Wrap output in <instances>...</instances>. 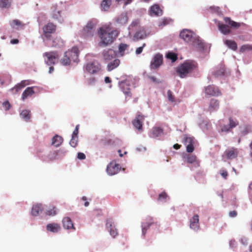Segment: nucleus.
Wrapping results in <instances>:
<instances>
[{"label": "nucleus", "mask_w": 252, "mask_h": 252, "mask_svg": "<svg viewBox=\"0 0 252 252\" xmlns=\"http://www.w3.org/2000/svg\"><path fill=\"white\" fill-rule=\"evenodd\" d=\"M119 34L116 30L109 27H102L99 29L98 34L101 39L100 44L105 46L112 43Z\"/></svg>", "instance_id": "1"}, {"label": "nucleus", "mask_w": 252, "mask_h": 252, "mask_svg": "<svg viewBox=\"0 0 252 252\" xmlns=\"http://www.w3.org/2000/svg\"><path fill=\"white\" fill-rule=\"evenodd\" d=\"M197 68V64L193 61H186L181 64L177 69V73L181 78H185L188 74Z\"/></svg>", "instance_id": "2"}, {"label": "nucleus", "mask_w": 252, "mask_h": 252, "mask_svg": "<svg viewBox=\"0 0 252 252\" xmlns=\"http://www.w3.org/2000/svg\"><path fill=\"white\" fill-rule=\"evenodd\" d=\"M224 20L226 24L220 23L218 24L219 30L224 34L230 33L231 30L230 28L237 29L243 24V23L241 24L233 21L229 17H225Z\"/></svg>", "instance_id": "3"}, {"label": "nucleus", "mask_w": 252, "mask_h": 252, "mask_svg": "<svg viewBox=\"0 0 252 252\" xmlns=\"http://www.w3.org/2000/svg\"><path fill=\"white\" fill-rule=\"evenodd\" d=\"M79 56V50L77 47H73L70 50L66 51L61 59V63L63 65H69L71 61L76 62Z\"/></svg>", "instance_id": "4"}, {"label": "nucleus", "mask_w": 252, "mask_h": 252, "mask_svg": "<svg viewBox=\"0 0 252 252\" xmlns=\"http://www.w3.org/2000/svg\"><path fill=\"white\" fill-rule=\"evenodd\" d=\"M180 37L187 42H190L193 44H200V41L199 37L189 30H184L181 32L180 34Z\"/></svg>", "instance_id": "5"}, {"label": "nucleus", "mask_w": 252, "mask_h": 252, "mask_svg": "<svg viewBox=\"0 0 252 252\" xmlns=\"http://www.w3.org/2000/svg\"><path fill=\"white\" fill-rule=\"evenodd\" d=\"M151 226H152L153 228L159 230L160 224L158 222L155 221L153 218L149 217L146 219L144 222L142 223L141 224L142 235L143 236H145L147 230Z\"/></svg>", "instance_id": "6"}, {"label": "nucleus", "mask_w": 252, "mask_h": 252, "mask_svg": "<svg viewBox=\"0 0 252 252\" xmlns=\"http://www.w3.org/2000/svg\"><path fill=\"white\" fill-rule=\"evenodd\" d=\"M52 17L55 20H58L60 23L63 21L65 17V11L64 8L60 6L54 5L52 7Z\"/></svg>", "instance_id": "7"}, {"label": "nucleus", "mask_w": 252, "mask_h": 252, "mask_svg": "<svg viewBox=\"0 0 252 252\" xmlns=\"http://www.w3.org/2000/svg\"><path fill=\"white\" fill-rule=\"evenodd\" d=\"M43 57H46L47 59L45 60L46 63L48 65H51L55 63L59 58V55L57 52H48L43 54Z\"/></svg>", "instance_id": "8"}, {"label": "nucleus", "mask_w": 252, "mask_h": 252, "mask_svg": "<svg viewBox=\"0 0 252 252\" xmlns=\"http://www.w3.org/2000/svg\"><path fill=\"white\" fill-rule=\"evenodd\" d=\"M42 30L44 37L47 39H50L51 34L55 33L56 31V26L52 23H48L43 26Z\"/></svg>", "instance_id": "9"}, {"label": "nucleus", "mask_w": 252, "mask_h": 252, "mask_svg": "<svg viewBox=\"0 0 252 252\" xmlns=\"http://www.w3.org/2000/svg\"><path fill=\"white\" fill-rule=\"evenodd\" d=\"M95 26V22L93 21L89 22L81 32L83 36L85 37L93 36L94 32V29Z\"/></svg>", "instance_id": "10"}, {"label": "nucleus", "mask_w": 252, "mask_h": 252, "mask_svg": "<svg viewBox=\"0 0 252 252\" xmlns=\"http://www.w3.org/2000/svg\"><path fill=\"white\" fill-rule=\"evenodd\" d=\"M163 57L159 53L156 54L153 58L151 63L150 68L151 69H158L162 63Z\"/></svg>", "instance_id": "11"}, {"label": "nucleus", "mask_w": 252, "mask_h": 252, "mask_svg": "<svg viewBox=\"0 0 252 252\" xmlns=\"http://www.w3.org/2000/svg\"><path fill=\"white\" fill-rule=\"evenodd\" d=\"M183 143L186 145V150L188 153H192L194 150V138L191 137L186 136L183 140Z\"/></svg>", "instance_id": "12"}, {"label": "nucleus", "mask_w": 252, "mask_h": 252, "mask_svg": "<svg viewBox=\"0 0 252 252\" xmlns=\"http://www.w3.org/2000/svg\"><path fill=\"white\" fill-rule=\"evenodd\" d=\"M205 94L209 96H219L221 92L218 87L213 85H209L205 89Z\"/></svg>", "instance_id": "13"}, {"label": "nucleus", "mask_w": 252, "mask_h": 252, "mask_svg": "<svg viewBox=\"0 0 252 252\" xmlns=\"http://www.w3.org/2000/svg\"><path fill=\"white\" fill-rule=\"evenodd\" d=\"M144 119V116L141 115H137L135 119H134L132 124L134 127L139 131H142L143 129V121Z\"/></svg>", "instance_id": "14"}, {"label": "nucleus", "mask_w": 252, "mask_h": 252, "mask_svg": "<svg viewBox=\"0 0 252 252\" xmlns=\"http://www.w3.org/2000/svg\"><path fill=\"white\" fill-rule=\"evenodd\" d=\"M238 154L237 149L232 147L225 150L222 157L227 159H233L237 157Z\"/></svg>", "instance_id": "15"}, {"label": "nucleus", "mask_w": 252, "mask_h": 252, "mask_svg": "<svg viewBox=\"0 0 252 252\" xmlns=\"http://www.w3.org/2000/svg\"><path fill=\"white\" fill-rule=\"evenodd\" d=\"M100 69V65L98 63H89L87 64L86 66V70L91 74H94L98 72Z\"/></svg>", "instance_id": "16"}, {"label": "nucleus", "mask_w": 252, "mask_h": 252, "mask_svg": "<svg viewBox=\"0 0 252 252\" xmlns=\"http://www.w3.org/2000/svg\"><path fill=\"white\" fill-rule=\"evenodd\" d=\"M106 225L110 234L113 238H115L118 235V232L117 229L115 227V226L113 225V223L111 220H107Z\"/></svg>", "instance_id": "17"}, {"label": "nucleus", "mask_w": 252, "mask_h": 252, "mask_svg": "<svg viewBox=\"0 0 252 252\" xmlns=\"http://www.w3.org/2000/svg\"><path fill=\"white\" fill-rule=\"evenodd\" d=\"M190 227L194 230H198L199 229V223L198 215H194L190 220Z\"/></svg>", "instance_id": "18"}, {"label": "nucleus", "mask_w": 252, "mask_h": 252, "mask_svg": "<svg viewBox=\"0 0 252 252\" xmlns=\"http://www.w3.org/2000/svg\"><path fill=\"white\" fill-rule=\"evenodd\" d=\"M119 164L111 162L107 167V172L110 175H115L119 171Z\"/></svg>", "instance_id": "19"}, {"label": "nucleus", "mask_w": 252, "mask_h": 252, "mask_svg": "<svg viewBox=\"0 0 252 252\" xmlns=\"http://www.w3.org/2000/svg\"><path fill=\"white\" fill-rule=\"evenodd\" d=\"M219 101L218 100L212 98L210 100L209 106L208 108V111L212 113L214 111H217L219 108Z\"/></svg>", "instance_id": "20"}, {"label": "nucleus", "mask_w": 252, "mask_h": 252, "mask_svg": "<svg viewBox=\"0 0 252 252\" xmlns=\"http://www.w3.org/2000/svg\"><path fill=\"white\" fill-rule=\"evenodd\" d=\"M186 161L190 164H193L194 166L198 167L199 166V161L197 160V157L193 155H188L184 157Z\"/></svg>", "instance_id": "21"}, {"label": "nucleus", "mask_w": 252, "mask_h": 252, "mask_svg": "<svg viewBox=\"0 0 252 252\" xmlns=\"http://www.w3.org/2000/svg\"><path fill=\"white\" fill-rule=\"evenodd\" d=\"M63 224L64 228L66 229L75 230V227L74 226L73 222L69 217H65L63 220Z\"/></svg>", "instance_id": "22"}, {"label": "nucleus", "mask_w": 252, "mask_h": 252, "mask_svg": "<svg viewBox=\"0 0 252 252\" xmlns=\"http://www.w3.org/2000/svg\"><path fill=\"white\" fill-rule=\"evenodd\" d=\"M102 55L105 61H110L115 57L116 53L113 50L110 49L108 50H104L102 53Z\"/></svg>", "instance_id": "23"}, {"label": "nucleus", "mask_w": 252, "mask_h": 252, "mask_svg": "<svg viewBox=\"0 0 252 252\" xmlns=\"http://www.w3.org/2000/svg\"><path fill=\"white\" fill-rule=\"evenodd\" d=\"M120 87L121 88L124 93L127 96H131V94L130 91L129 85L126 81H122L120 84Z\"/></svg>", "instance_id": "24"}, {"label": "nucleus", "mask_w": 252, "mask_h": 252, "mask_svg": "<svg viewBox=\"0 0 252 252\" xmlns=\"http://www.w3.org/2000/svg\"><path fill=\"white\" fill-rule=\"evenodd\" d=\"M33 87H28L23 93L22 94V99L24 100L28 97L32 96L34 94Z\"/></svg>", "instance_id": "25"}, {"label": "nucleus", "mask_w": 252, "mask_h": 252, "mask_svg": "<svg viewBox=\"0 0 252 252\" xmlns=\"http://www.w3.org/2000/svg\"><path fill=\"white\" fill-rule=\"evenodd\" d=\"M46 229L49 231L53 233H57L60 230L61 226L58 223H52L47 224L46 226Z\"/></svg>", "instance_id": "26"}, {"label": "nucleus", "mask_w": 252, "mask_h": 252, "mask_svg": "<svg viewBox=\"0 0 252 252\" xmlns=\"http://www.w3.org/2000/svg\"><path fill=\"white\" fill-rule=\"evenodd\" d=\"M162 14V10L160 7L155 4L151 7L150 15L151 16H159Z\"/></svg>", "instance_id": "27"}, {"label": "nucleus", "mask_w": 252, "mask_h": 252, "mask_svg": "<svg viewBox=\"0 0 252 252\" xmlns=\"http://www.w3.org/2000/svg\"><path fill=\"white\" fill-rule=\"evenodd\" d=\"M63 142V137L56 134L52 138V145L55 146L56 147H58L62 144Z\"/></svg>", "instance_id": "28"}, {"label": "nucleus", "mask_w": 252, "mask_h": 252, "mask_svg": "<svg viewBox=\"0 0 252 252\" xmlns=\"http://www.w3.org/2000/svg\"><path fill=\"white\" fill-rule=\"evenodd\" d=\"M147 35L144 28H141L134 35V37L137 39H144L147 37Z\"/></svg>", "instance_id": "29"}, {"label": "nucleus", "mask_w": 252, "mask_h": 252, "mask_svg": "<svg viewBox=\"0 0 252 252\" xmlns=\"http://www.w3.org/2000/svg\"><path fill=\"white\" fill-rule=\"evenodd\" d=\"M43 210V207L41 204H36L33 206L32 210V216H38Z\"/></svg>", "instance_id": "30"}, {"label": "nucleus", "mask_w": 252, "mask_h": 252, "mask_svg": "<svg viewBox=\"0 0 252 252\" xmlns=\"http://www.w3.org/2000/svg\"><path fill=\"white\" fill-rule=\"evenodd\" d=\"M10 25L12 28L23 29L25 24L18 19H14L10 22Z\"/></svg>", "instance_id": "31"}, {"label": "nucleus", "mask_w": 252, "mask_h": 252, "mask_svg": "<svg viewBox=\"0 0 252 252\" xmlns=\"http://www.w3.org/2000/svg\"><path fill=\"white\" fill-rule=\"evenodd\" d=\"M112 0H102L100 4L102 10L108 11L112 4Z\"/></svg>", "instance_id": "32"}, {"label": "nucleus", "mask_w": 252, "mask_h": 252, "mask_svg": "<svg viewBox=\"0 0 252 252\" xmlns=\"http://www.w3.org/2000/svg\"><path fill=\"white\" fill-rule=\"evenodd\" d=\"M163 130L160 127H153L151 131V136L153 138H156L159 135L162 133Z\"/></svg>", "instance_id": "33"}, {"label": "nucleus", "mask_w": 252, "mask_h": 252, "mask_svg": "<svg viewBox=\"0 0 252 252\" xmlns=\"http://www.w3.org/2000/svg\"><path fill=\"white\" fill-rule=\"evenodd\" d=\"M120 60L119 59H115L113 62H110L108 63L107 65V70L109 71H110L117 67L119 66L120 64Z\"/></svg>", "instance_id": "34"}, {"label": "nucleus", "mask_w": 252, "mask_h": 252, "mask_svg": "<svg viewBox=\"0 0 252 252\" xmlns=\"http://www.w3.org/2000/svg\"><path fill=\"white\" fill-rule=\"evenodd\" d=\"M225 44L230 49L236 51L237 49V45L235 41L231 40H226L224 41Z\"/></svg>", "instance_id": "35"}, {"label": "nucleus", "mask_w": 252, "mask_h": 252, "mask_svg": "<svg viewBox=\"0 0 252 252\" xmlns=\"http://www.w3.org/2000/svg\"><path fill=\"white\" fill-rule=\"evenodd\" d=\"M63 45V40L60 37H56L53 40V46L61 47Z\"/></svg>", "instance_id": "36"}, {"label": "nucleus", "mask_w": 252, "mask_h": 252, "mask_svg": "<svg viewBox=\"0 0 252 252\" xmlns=\"http://www.w3.org/2000/svg\"><path fill=\"white\" fill-rule=\"evenodd\" d=\"M12 0H0V7L8 8L10 7Z\"/></svg>", "instance_id": "37"}, {"label": "nucleus", "mask_w": 252, "mask_h": 252, "mask_svg": "<svg viewBox=\"0 0 252 252\" xmlns=\"http://www.w3.org/2000/svg\"><path fill=\"white\" fill-rule=\"evenodd\" d=\"M20 115L22 118L26 121H28L31 118V112L28 110L22 111Z\"/></svg>", "instance_id": "38"}, {"label": "nucleus", "mask_w": 252, "mask_h": 252, "mask_svg": "<svg viewBox=\"0 0 252 252\" xmlns=\"http://www.w3.org/2000/svg\"><path fill=\"white\" fill-rule=\"evenodd\" d=\"M229 126L231 129L239 125V122L236 119H234L232 117L229 118Z\"/></svg>", "instance_id": "39"}, {"label": "nucleus", "mask_w": 252, "mask_h": 252, "mask_svg": "<svg viewBox=\"0 0 252 252\" xmlns=\"http://www.w3.org/2000/svg\"><path fill=\"white\" fill-rule=\"evenodd\" d=\"M252 50V45L250 44H245L242 45L240 48V52L244 53L246 51Z\"/></svg>", "instance_id": "40"}, {"label": "nucleus", "mask_w": 252, "mask_h": 252, "mask_svg": "<svg viewBox=\"0 0 252 252\" xmlns=\"http://www.w3.org/2000/svg\"><path fill=\"white\" fill-rule=\"evenodd\" d=\"M56 214V208L54 206H51L46 212V214L49 216H55Z\"/></svg>", "instance_id": "41"}, {"label": "nucleus", "mask_w": 252, "mask_h": 252, "mask_svg": "<svg viewBox=\"0 0 252 252\" xmlns=\"http://www.w3.org/2000/svg\"><path fill=\"white\" fill-rule=\"evenodd\" d=\"M127 21V17L126 15H121L117 18V22L120 24H125Z\"/></svg>", "instance_id": "42"}, {"label": "nucleus", "mask_w": 252, "mask_h": 252, "mask_svg": "<svg viewBox=\"0 0 252 252\" xmlns=\"http://www.w3.org/2000/svg\"><path fill=\"white\" fill-rule=\"evenodd\" d=\"M171 22V20L169 19L164 18L161 20L159 22L158 26L159 27H163L169 24Z\"/></svg>", "instance_id": "43"}, {"label": "nucleus", "mask_w": 252, "mask_h": 252, "mask_svg": "<svg viewBox=\"0 0 252 252\" xmlns=\"http://www.w3.org/2000/svg\"><path fill=\"white\" fill-rule=\"evenodd\" d=\"M147 78L151 81V82L155 84H159L161 83V81L160 80V79L156 78L155 76L148 75H147Z\"/></svg>", "instance_id": "44"}, {"label": "nucleus", "mask_w": 252, "mask_h": 252, "mask_svg": "<svg viewBox=\"0 0 252 252\" xmlns=\"http://www.w3.org/2000/svg\"><path fill=\"white\" fill-rule=\"evenodd\" d=\"M78 143V136H72L69 144L72 147H75Z\"/></svg>", "instance_id": "45"}, {"label": "nucleus", "mask_w": 252, "mask_h": 252, "mask_svg": "<svg viewBox=\"0 0 252 252\" xmlns=\"http://www.w3.org/2000/svg\"><path fill=\"white\" fill-rule=\"evenodd\" d=\"M167 58L175 62L177 59V56L174 53H168L166 56Z\"/></svg>", "instance_id": "46"}, {"label": "nucleus", "mask_w": 252, "mask_h": 252, "mask_svg": "<svg viewBox=\"0 0 252 252\" xmlns=\"http://www.w3.org/2000/svg\"><path fill=\"white\" fill-rule=\"evenodd\" d=\"M225 69L223 67L221 66L219 70H217L215 71V75L216 76H221L224 74Z\"/></svg>", "instance_id": "47"}, {"label": "nucleus", "mask_w": 252, "mask_h": 252, "mask_svg": "<svg viewBox=\"0 0 252 252\" xmlns=\"http://www.w3.org/2000/svg\"><path fill=\"white\" fill-rule=\"evenodd\" d=\"M167 97L169 101L173 102L175 101L174 96L170 90H168L167 93Z\"/></svg>", "instance_id": "48"}, {"label": "nucleus", "mask_w": 252, "mask_h": 252, "mask_svg": "<svg viewBox=\"0 0 252 252\" xmlns=\"http://www.w3.org/2000/svg\"><path fill=\"white\" fill-rule=\"evenodd\" d=\"M58 153V151H54L53 153L50 154L49 155V160L53 161V160L57 159Z\"/></svg>", "instance_id": "49"}, {"label": "nucleus", "mask_w": 252, "mask_h": 252, "mask_svg": "<svg viewBox=\"0 0 252 252\" xmlns=\"http://www.w3.org/2000/svg\"><path fill=\"white\" fill-rule=\"evenodd\" d=\"M167 197V194L165 192H163L159 194L158 200L160 201H165Z\"/></svg>", "instance_id": "50"}, {"label": "nucleus", "mask_w": 252, "mask_h": 252, "mask_svg": "<svg viewBox=\"0 0 252 252\" xmlns=\"http://www.w3.org/2000/svg\"><path fill=\"white\" fill-rule=\"evenodd\" d=\"M128 47V45L126 44L121 43L119 45V50L120 52H124Z\"/></svg>", "instance_id": "51"}, {"label": "nucleus", "mask_w": 252, "mask_h": 252, "mask_svg": "<svg viewBox=\"0 0 252 252\" xmlns=\"http://www.w3.org/2000/svg\"><path fill=\"white\" fill-rule=\"evenodd\" d=\"M2 105L5 110H9L11 106L10 103L8 101L4 102L2 103Z\"/></svg>", "instance_id": "52"}, {"label": "nucleus", "mask_w": 252, "mask_h": 252, "mask_svg": "<svg viewBox=\"0 0 252 252\" xmlns=\"http://www.w3.org/2000/svg\"><path fill=\"white\" fill-rule=\"evenodd\" d=\"M20 85H21L22 88H24L26 86H27L30 84V82L29 80H23L20 83H19Z\"/></svg>", "instance_id": "53"}, {"label": "nucleus", "mask_w": 252, "mask_h": 252, "mask_svg": "<svg viewBox=\"0 0 252 252\" xmlns=\"http://www.w3.org/2000/svg\"><path fill=\"white\" fill-rule=\"evenodd\" d=\"M22 89V87H21V85H20L19 84H17L15 85V86L13 88H12L11 90V91H15L16 93L18 92L20 90Z\"/></svg>", "instance_id": "54"}, {"label": "nucleus", "mask_w": 252, "mask_h": 252, "mask_svg": "<svg viewBox=\"0 0 252 252\" xmlns=\"http://www.w3.org/2000/svg\"><path fill=\"white\" fill-rule=\"evenodd\" d=\"M220 174H221V176L224 178V179H226L227 176H228V173H227V171H226L225 170H224V169H221L220 171Z\"/></svg>", "instance_id": "55"}, {"label": "nucleus", "mask_w": 252, "mask_h": 252, "mask_svg": "<svg viewBox=\"0 0 252 252\" xmlns=\"http://www.w3.org/2000/svg\"><path fill=\"white\" fill-rule=\"evenodd\" d=\"M231 128L230 127H229V126H227V125H224L221 128V131L222 132H228L229 131H230V130L231 129Z\"/></svg>", "instance_id": "56"}, {"label": "nucleus", "mask_w": 252, "mask_h": 252, "mask_svg": "<svg viewBox=\"0 0 252 252\" xmlns=\"http://www.w3.org/2000/svg\"><path fill=\"white\" fill-rule=\"evenodd\" d=\"M145 45L146 44L144 43L142 46L137 48L136 50V54L137 55L141 54L142 52L143 49L145 46Z\"/></svg>", "instance_id": "57"}, {"label": "nucleus", "mask_w": 252, "mask_h": 252, "mask_svg": "<svg viewBox=\"0 0 252 252\" xmlns=\"http://www.w3.org/2000/svg\"><path fill=\"white\" fill-rule=\"evenodd\" d=\"M79 125L76 126L75 128L72 133V136H78L79 133Z\"/></svg>", "instance_id": "58"}, {"label": "nucleus", "mask_w": 252, "mask_h": 252, "mask_svg": "<svg viewBox=\"0 0 252 252\" xmlns=\"http://www.w3.org/2000/svg\"><path fill=\"white\" fill-rule=\"evenodd\" d=\"M77 158L81 160L85 159L86 158V156L84 153L79 152L77 154Z\"/></svg>", "instance_id": "59"}, {"label": "nucleus", "mask_w": 252, "mask_h": 252, "mask_svg": "<svg viewBox=\"0 0 252 252\" xmlns=\"http://www.w3.org/2000/svg\"><path fill=\"white\" fill-rule=\"evenodd\" d=\"M95 82V79L94 77L89 78L87 81V83L89 85H93Z\"/></svg>", "instance_id": "60"}, {"label": "nucleus", "mask_w": 252, "mask_h": 252, "mask_svg": "<svg viewBox=\"0 0 252 252\" xmlns=\"http://www.w3.org/2000/svg\"><path fill=\"white\" fill-rule=\"evenodd\" d=\"M237 213L236 211H230L229 213V216L232 218L235 217L237 216Z\"/></svg>", "instance_id": "61"}, {"label": "nucleus", "mask_w": 252, "mask_h": 252, "mask_svg": "<svg viewBox=\"0 0 252 252\" xmlns=\"http://www.w3.org/2000/svg\"><path fill=\"white\" fill-rule=\"evenodd\" d=\"M81 200H83V201H85V202L84 203V206L85 207H88L89 205V202L87 201V197L86 196L82 197L81 198Z\"/></svg>", "instance_id": "62"}, {"label": "nucleus", "mask_w": 252, "mask_h": 252, "mask_svg": "<svg viewBox=\"0 0 252 252\" xmlns=\"http://www.w3.org/2000/svg\"><path fill=\"white\" fill-rule=\"evenodd\" d=\"M241 242L244 245H248V239L246 238H242L241 240Z\"/></svg>", "instance_id": "63"}, {"label": "nucleus", "mask_w": 252, "mask_h": 252, "mask_svg": "<svg viewBox=\"0 0 252 252\" xmlns=\"http://www.w3.org/2000/svg\"><path fill=\"white\" fill-rule=\"evenodd\" d=\"M19 41L18 39H13L10 40V43L12 44H16L19 43Z\"/></svg>", "instance_id": "64"}]
</instances>
